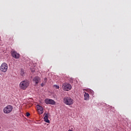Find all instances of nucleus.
<instances>
[{
	"mask_svg": "<svg viewBox=\"0 0 131 131\" xmlns=\"http://www.w3.org/2000/svg\"><path fill=\"white\" fill-rule=\"evenodd\" d=\"M63 102L66 105L70 106V105H73L74 101L72 98H71V97L67 96L63 98Z\"/></svg>",
	"mask_w": 131,
	"mask_h": 131,
	"instance_id": "nucleus-1",
	"label": "nucleus"
},
{
	"mask_svg": "<svg viewBox=\"0 0 131 131\" xmlns=\"http://www.w3.org/2000/svg\"><path fill=\"white\" fill-rule=\"evenodd\" d=\"M29 86V81L27 80H24L19 83V88L20 90H26Z\"/></svg>",
	"mask_w": 131,
	"mask_h": 131,
	"instance_id": "nucleus-2",
	"label": "nucleus"
},
{
	"mask_svg": "<svg viewBox=\"0 0 131 131\" xmlns=\"http://www.w3.org/2000/svg\"><path fill=\"white\" fill-rule=\"evenodd\" d=\"M62 90H63V91L68 92V91H70V90H71V89H72V86L70 83H69L68 82H65L62 84Z\"/></svg>",
	"mask_w": 131,
	"mask_h": 131,
	"instance_id": "nucleus-3",
	"label": "nucleus"
},
{
	"mask_svg": "<svg viewBox=\"0 0 131 131\" xmlns=\"http://www.w3.org/2000/svg\"><path fill=\"white\" fill-rule=\"evenodd\" d=\"M12 110H13V106L11 105H8L4 108V112L6 114H9V113H11V112H12Z\"/></svg>",
	"mask_w": 131,
	"mask_h": 131,
	"instance_id": "nucleus-4",
	"label": "nucleus"
},
{
	"mask_svg": "<svg viewBox=\"0 0 131 131\" xmlns=\"http://www.w3.org/2000/svg\"><path fill=\"white\" fill-rule=\"evenodd\" d=\"M0 70L2 72H7L8 71V64L5 62L3 63L0 67Z\"/></svg>",
	"mask_w": 131,
	"mask_h": 131,
	"instance_id": "nucleus-5",
	"label": "nucleus"
},
{
	"mask_svg": "<svg viewBox=\"0 0 131 131\" xmlns=\"http://www.w3.org/2000/svg\"><path fill=\"white\" fill-rule=\"evenodd\" d=\"M45 102L47 105H56V102L54 100L49 98L46 99Z\"/></svg>",
	"mask_w": 131,
	"mask_h": 131,
	"instance_id": "nucleus-6",
	"label": "nucleus"
},
{
	"mask_svg": "<svg viewBox=\"0 0 131 131\" xmlns=\"http://www.w3.org/2000/svg\"><path fill=\"white\" fill-rule=\"evenodd\" d=\"M11 56H12L13 58H14L15 59H19L20 58V54L14 50H12L11 51Z\"/></svg>",
	"mask_w": 131,
	"mask_h": 131,
	"instance_id": "nucleus-7",
	"label": "nucleus"
},
{
	"mask_svg": "<svg viewBox=\"0 0 131 131\" xmlns=\"http://www.w3.org/2000/svg\"><path fill=\"white\" fill-rule=\"evenodd\" d=\"M45 117L43 118L44 119V121H45V122H47V123H50V120L49 119V117H50V116H51V115L49 113H45L44 114Z\"/></svg>",
	"mask_w": 131,
	"mask_h": 131,
	"instance_id": "nucleus-8",
	"label": "nucleus"
},
{
	"mask_svg": "<svg viewBox=\"0 0 131 131\" xmlns=\"http://www.w3.org/2000/svg\"><path fill=\"white\" fill-rule=\"evenodd\" d=\"M36 107L39 114H42L43 113V107L38 104L36 105Z\"/></svg>",
	"mask_w": 131,
	"mask_h": 131,
	"instance_id": "nucleus-9",
	"label": "nucleus"
},
{
	"mask_svg": "<svg viewBox=\"0 0 131 131\" xmlns=\"http://www.w3.org/2000/svg\"><path fill=\"white\" fill-rule=\"evenodd\" d=\"M33 82L36 84H37L40 81V78L39 77H35L33 79Z\"/></svg>",
	"mask_w": 131,
	"mask_h": 131,
	"instance_id": "nucleus-10",
	"label": "nucleus"
},
{
	"mask_svg": "<svg viewBox=\"0 0 131 131\" xmlns=\"http://www.w3.org/2000/svg\"><path fill=\"white\" fill-rule=\"evenodd\" d=\"M84 100H85V101H89L90 100V94H89V93L85 92L84 94Z\"/></svg>",
	"mask_w": 131,
	"mask_h": 131,
	"instance_id": "nucleus-11",
	"label": "nucleus"
},
{
	"mask_svg": "<svg viewBox=\"0 0 131 131\" xmlns=\"http://www.w3.org/2000/svg\"><path fill=\"white\" fill-rule=\"evenodd\" d=\"M24 74H25V72H24V70L21 69L20 70V75H21V76H24Z\"/></svg>",
	"mask_w": 131,
	"mask_h": 131,
	"instance_id": "nucleus-12",
	"label": "nucleus"
},
{
	"mask_svg": "<svg viewBox=\"0 0 131 131\" xmlns=\"http://www.w3.org/2000/svg\"><path fill=\"white\" fill-rule=\"evenodd\" d=\"M54 88H55V89H60V86H59V85H54Z\"/></svg>",
	"mask_w": 131,
	"mask_h": 131,
	"instance_id": "nucleus-13",
	"label": "nucleus"
},
{
	"mask_svg": "<svg viewBox=\"0 0 131 131\" xmlns=\"http://www.w3.org/2000/svg\"><path fill=\"white\" fill-rule=\"evenodd\" d=\"M26 116H27V117H28V116H30V114L29 113H27Z\"/></svg>",
	"mask_w": 131,
	"mask_h": 131,
	"instance_id": "nucleus-14",
	"label": "nucleus"
},
{
	"mask_svg": "<svg viewBox=\"0 0 131 131\" xmlns=\"http://www.w3.org/2000/svg\"><path fill=\"white\" fill-rule=\"evenodd\" d=\"M41 86H43V85H45V84L41 83Z\"/></svg>",
	"mask_w": 131,
	"mask_h": 131,
	"instance_id": "nucleus-15",
	"label": "nucleus"
},
{
	"mask_svg": "<svg viewBox=\"0 0 131 131\" xmlns=\"http://www.w3.org/2000/svg\"><path fill=\"white\" fill-rule=\"evenodd\" d=\"M45 81H47V78L45 79Z\"/></svg>",
	"mask_w": 131,
	"mask_h": 131,
	"instance_id": "nucleus-16",
	"label": "nucleus"
}]
</instances>
